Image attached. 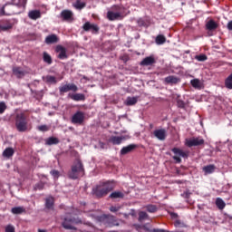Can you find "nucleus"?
I'll return each mask as SVG.
<instances>
[{
  "instance_id": "32",
  "label": "nucleus",
  "mask_w": 232,
  "mask_h": 232,
  "mask_svg": "<svg viewBox=\"0 0 232 232\" xmlns=\"http://www.w3.org/2000/svg\"><path fill=\"white\" fill-rule=\"evenodd\" d=\"M25 209L23 207H14L11 209L13 215H21V213H24Z\"/></svg>"
},
{
  "instance_id": "24",
  "label": "nucleus",
  "mask_w": 232,
  "mask_h": 232,
  "mask_svg": "<svg viewBox=\"0 0 232 232\" xmlns=\"http://www.w3.org/2000/svg\"><path fill=\"white\" fill-rule=\"evenodd\" d=\"M55 43H59V37L57 34H51L46 36L45 44H55Z\"/></svg>"
},
{
  "instance_id": "9",
  "label": "nucleus",
  "mask_w": 232,
  "mask_h": 232,
  "mask_svg": "<svg viewBox=\"0 0 232 232\" xmlns=\"http://www.w3.org/2000/svg\"><path fill=\"white\" fill-rule=\"evenodd\" d=\"M82 29L83 32H91L92 34H99V25L95 24H92L90 22H86L83 25H82Z\"/></svg>"
},
{
  "instance_id": "53",
  "label": "nucleus",
  "mask_w": 232,
  "mask_h": 232,
  "mask_svg": "<svg viewBox=\"0 0 232 232\" xmlns=\"http://www.w3.org/2000/svg\"><path fill=\"white\" fill-rule=\"evenodd\" d=\"M151 232H169V231L164 230V229L154 228L151 230Z\"/></svg>"
},
{
  "instance_id": "13",
  "label": "nucleus",
  "mask_w": 232,
  "mask_h": 232,
  "mask_svg": "<svg viewBox=\"0 0 232 232\" xmlns=\"http://www.w3.org/2000/svg\"><path fill=\"white\" fill-rule=\"evenodd\" d=\"M84 122V112L77 111L72 117V124H82Z\"/></svg>"
},
{
  "instance_id": "43",
  "label": "nucleus",
  "mask_w": 232,
  "mask_h": 232,
  "mask_svg": "<svg viewBox=\"0 0 232 232\" xmlns=\"http://www.w3.org/2000/svg\"><path fill=\"white\" fill-rule=\"evenodd\" d=\"M174 226L175 227H188V226L184 222L180 221L179 219H177L174 222Z\"/></svg>"
},
{
  "instance_id": "10",
  "label": "nucleus",
  "mask_w": 232,
  "mask_h": 232,
  "mask_svg": "<svg viewBox=\"0 0 232 232\" xmlns=\"http://www.w3.org/2000/svg\"><path fill=\"white\" fill-rule=\"evenodd\" d=\"M204 139L198 137V138H192L190 140H187L186 145L188 148H193V146H204Z\"/></svg>"
},
{
  "instance_id": "41",
  "label": "nucleus",
  "mask_w": 232,
  "mask_h": 232,
  "mask_svg": "<svg viewBox=\"0 0 232 232\" xmlns=\"http://www.w3.org/2000/svg\"><path fill=\"white\" fill-rule=\"evenodd\" d=\"M196 61L199 63H204L208 59V55L206 54H198L195 56Z\"/></svg>"
},
{
  "instance_id": "46",
  "label": "nucleus",
  "mask_w": 232,
  "mask_h": 232,
  "mask_svg": "<svg viewBox=\"0 0 232 232\" xmlns=\"http://www.w3.org/2000/svg\"><path fill=\"white\" fill-rule=\"evenodd\" d=\"M37 130L39 131H49L50 127H48L47 125H40V126L37 127Z\"/></svg>"
},
{
  "instance_id": "2",
  "label": "nucleus",
  "mask_w": 232,
  "mask_h": 232,
  "mask_svg": "<svg viewBox=\"0 0 232 232\" xmlns=\"http://www.w3.org/2000/svg\"><path fill=\"white\" fill-rule=\"evenodd\" d=\"M90 217H92V218H93L96 222L104 224V226H109L110 227H113V226H119V223L117 220L113 219L112 216L101 214L99 211L92 212Z\"/></svg>"
},
{
  "instance_id": "18",
  "label": "nucleus",
  "mask_w": 232,
  "mask_h": 232,
  "mask_svg": "<svg viewBox=\"0 0 232 232\" xmlns=\"http://www.w3.org/2000/svg\"><path fill=\"white\" fill-rule=\"evenodd\" d=\"M68 97L69 99H72V101H75L76 102H79L81 101H86V95L82 93H69Z\"/></svg>"
},
{
  "instance_id": "23",
  "label": "nucleus",
  "mask_w": 232,
  "mask_h": 232,
  "mask_svg": "<svg viewBox=\"0 0 232 232\" xmlns=\"http://www.w3.org/2000/svg\"><path fill=\"white\" fill-rule=\"evenodd\" d=\"M155 57L148 56L140 62V66H151L152 64H155Z\"/></svg>"
},
{
  "instance_id": "21",
  "label": "nucleus",
  "mask_w": 232,
  "mask_h": 232,
  "mask_svg": "<svg viewBox=\"0 0 232 232\" xmlns=\"http://www.w3.org/2000/svg\"><path fill=\"white\" fill-rule=\"evenodd\" d=\"M14 25L8 20H5L0 24V32H8V30H12Z\"/></svg>"
},
{
  "instance_id": "3",
  "label": "nucleus",
  "mask_w": 232,
  "mask_h": 232,
  "mask_svg": "<svg viewBox=\"0 0 232 232\" xmlns=\"http://www.w3.org/2000/svg\"><path fill=\"white\" fill-rule=\"evenodd\" d=\"M14 126L20 133H24L30 130L28 117L24 112L16 113L14 115Z\"/></svg>"
},
{
  "instance_id": "8",
  "label": "nucleus",
  "mask_w": 232,
  "mask_h": 232,
  "mask_svg": "<svg viewBox=\"0 0 232 232\" xmlns=\"http://www.w3.org/2000/svg\"><path fill=\"white\" fill-rule=\"evenodd\" d=\"M79 87L74 83H67L59 87L60 95H64L68 92H78Z\"/></svg>"
},
{
  "instance_id": "51",
  "label": "nucleus",
  "mask_w": 232,
  "mask_h": 232,
  "mask_svg": "<svg viewBox=\"0 0 232 232\" xmlns=\"http://www.w3.org/2000/svg\"><path fill=\"white\" fill-rule=\"evenodd\" d=\"M169 216L171 218H179V214L175 212H169Z\"/></svg>"
},
{
  "instance_id": "50",
  "label": "nucleus",
  "mask_w": 232,
  "mask_h": 232,
  "mask_svg": "<svg viewBox=\"0 0 232 232\" xmlns=\"http://www.w3.org/2000/svg\"><path fill=\"white\" fill-rule=\"evenodd\" d=\"M121 209V207H113L111 206L110 208V211H111V213H117V211H119Z\"/></svg>"
},
{
  "instance_id": "22",
  "label": "nucleus",
  "mask_w": 232,
  "mask_h": 232,
  "mask_svg": "<svg viewBox=\"0 0 232 232\" xmlns=\"http://www.w3.org/2000/svg\"><path fill=\"white\" fill-rule=\"evenodd\" d=\"M218 28V24L215 22V20H208L206 24V30L208 32H214V30H217Z\"/></svg>"
},
{
  "instance_id": "45",
  "label": "nucleus",
  "mask_w": 232,
  "mask_h": 232,
  "mask_svg": "<svg viewBox=\"0 0 232 232\" xmlns=\"http://www.w3.org/2000/svg\"><path fill=\"white\" fill-rule=\"evenodd\" d=\"M6 111V103L5 102H0V115H3Z\"/></svg>"
},
{
  "instance_id": "27",
  "label": "nucleus",
  "mask_w": 232,
  "mask_h": 232,
  "mask_svg": "<svg viewBox=\"0 0 232 232\" xmlns=\"http://www.w3.org/2000/svg\"><path fill=\"white\" fill-rule=\"evenodd\" d=\"M61 140H59L58 138L55 137H49L45 140V144L46 146H55L59 144Z\"/></svg>"
},
{
  "instance_id": "15",
  "label": "nucleus",
  "mask_w": 232,
  "mask_h": 232,
  "mask_svg": "<svg viewBox=\"0 0 232 232\" xmlns=\"http://www.w3.org/2000/svg\"><path fill=\"white\" fill-rule=\"evenodd\" d=\"M60 15L63 21H67L69 23H72V21H73V12L68 9L63 10Z\"/></svg>"
},
{
  "instance_id": "28",
  "label": "nucleus",
  "mask_w": 232,
  "mask_h": 232,
  "mask_svg": "<svg viewBox=\"0 0 232 232\" xmlns=\"http://www.w3.org/2000/svg\"><path fill=\"white\" fill-rule=\"evenodd\" d=\"M14 153L15 150H14V148L8 147L3 151V157H5V159H10V157H14Z\"/></svg>"
},
{
  "instance_id": "57",
  "label": "nucleus",
  "mask_w": 232,
  "mask_h": 232,
  "mask_svg": "<svg viewBox=\"0 0 232 232\" xmlns=\"http://www.w3.org/2000/svg\"><path fill=\"white\" fill-rule=\"evenodd\" d=\"M104 146V142H101V147L102 148Z\"/></svg>"
},
{
  "instance_id": "7",
  "label": "nucleus",
  "mask_w": 232,
  "mask_h": 232,
  "mask_svg": "<svg viewBox=\"0 0 232 232\" xmlns=\"http://www.w3.org/2000/svg\"><path fill=\"white\" fill-rule=\"evenodd\" d=\"M82 221L78 218H65L63 222L62 223L63 227L64 229H72L75 231L77 227H75V224H82Z\"/></svg>"
},
{
  "instance_id": "11",
  "label": "nucleus",
  "mask_w": 232,
  "mask_h": 232,
  "mask_svg": "<svg viewBox=\"0 0 232 232\" xmlns=\"http://www.w3.org/2000/svg\"><path fill=\"white\" fill-rule=\"evenodd\" d=\"M152 134L158 140H166V137H168V132L166 131V129L163 128L156 129Z\"/></svg>"
},
{
  "instance_id": "20",
  "label": "nucleus",
  "mask_w": 232,
  "mask_h": 232,
  "mask_svg": "<svg viewBox=\"0 0 232 232\" xmlns=\"http://www.w3.org/2000/svg\"><path fill=\"white\" fill-rule=\"evenodd\" d=\"M165 84H179L180 78L173 75H169L164 79Z\"/></svg>"
},
{
  "instance_id": "48",
  "label": "nucleus",
  "mask_w": 232,
  "mask_h": 232,
  "mask_svg": "<svg viewBox=\"0 0 232 232\" xmlns=\"http://www.w3.org/2000/svg\"><path fill=\"white\" fill-rule=\"evenodd\" d=\"M177 105H178V108H186V103L184 102V101L180 99L177 100Z\"/></svg>"
},
{
  "instance_id": "58",
  "label": "nucleus",
  "mask_w": 232,
  "mask_h": 232,
  "mask_svg": "<svg viewBox=\"0 0 232 232\" xmlns=\"http://www.w3.org/2000/svg\"><path fill=\"white\" fill-rule=\"evenodd\" d=\"M124 217H125V218H128V214H124Z\"/></svg>"
},
{
  "instance_id": "38",
  "label": "nucleus",
  "mask_w": 232,
  "mask_h": 232,
  "mask_svg": "<svg viewBox=\"0 0 232 232\" xmlns=\"http://www.w3.org/2000/svg\"><path fill=\"white\" fill-rule=\"evenodd\" d=\"M86 7V3L81 2L80 0H77L76 3L74 4V8L76 10H82V8Z\"/></svg>"
},
{
  "instance_id": "54",
  "label": "nucleus",
  "mask_w": 232,
  "mask_h": 232,
  "mask_svg": "<svg viewBox=\"0 0 232 232\" xmlns=\"http://www.w3.org/2000/svg\"><path fill=\"white\" fill-rule=\"evenodd\" d=\"M227 30H229L230 32H232V20L227 23Z\"/></svg>"
},
{
  "instance_id": "34",
  "label": "nucleus",
  "mask_w": 232,
  "mask_h": 232,
  "mask_svg": "<svg viewBox=\"0 0 232 232\" xmlns=\"http://www.w3.org/2000/svg\"><path fill=\"white\" fill-rule=\"evenodd\" d=\"M44 81L47 84H55L57 82V78H55V76L47 75L45 76Z\"/></svg>"
},
{
  "instance_id": "30",
  "label": "nucleus",
  "mask_w": 232,
  "mask_h": 232,
  "mask_svg": "<svg viewBox=\"0 0 232 232\" xmlns=\"http://www.w3.org/2000/svg\"><path fill=\"white\" fill-rule=\"evenodd\" d=\"M181 197L186 199L187 204H189L190 206L193 205V200L189 199L191 197V192L189 190L183 192Z\"/></svg>"
},
{
  "instance_id": "33",
  "label": "nucleus",
  "mask_w": 232,
  "mask_h": 232,
  "mask_svg": "<svg viewBox=\"0 0 232 232\" xmlns=\"http://www.w3.org/2000/svg\"><path fill=\"white\" fill-rule=\"evenodd\" d=\"M155 43L159 45L164 44V43H166V36H164V34H159L156 36Z\"/></svg>"
},
{
  "instance_id": "44",
  "label": "nucleus",
  "mask_w": 232,
  "mask_h": 232,
  "mask_svg": "<svg viewBox=\"0 0 232 232\" xmlns=\"http://www.w3.org/2000/svg\"><path fill=\"white\" fill-rule=\"evenodd\" d=\"M148 213L144 212V211H140L139 213V220L140 222H141V220H146V218H148Z\"/></svg>"
},
{
  "instance_id": "42",
  "label": "nucleus",
  "mask_w": 232,
  "mask_h": 232,
  "mask_svg": "<svg viewBox=\"0 0 232 232\" xmlns=\"http://www.w3.org/2000/svg\"><path fill=\"white\" fill-rule=\"evenodd\" d=\"M190 84L193 88H200V80L193 79L190 81Z\"/></svg>"
},
{
  "instance_id": "16",
  "label": "nucleus",
  "mask_w": 232,
  "mask_h": 232,
  "mask_svg": "<svg viewBox=\"0 0 232 232\" xmlns=\"http://www.w3.org/2000/svg\"><path fill=\"white\" fill-rule=\"evenodd\" d=\"M139 148V145L137 144H130L128 146L123 147L120 153L121 155H128V153H131L132 151H135Z\"/></svg>"
},
{
  "instance_id": "29",
  "label": "nucleus",
  "mask_w": 232,
  "mask_h": 232,
  "mask_svg": "<svg viewBox=\"0 0 232 232\" xmlns=\"http://www.w3.org/2000/svg\"><path fill=\"white\" fill-rule=\"evenodd\" d=\"M217 169V167H215V165H207L205 167H203V171L205 173V175H211V173H215V169Z\"/></svg>"
},
{
  "instance_id": "52",
  "label": "nucleus",
  "mask_w": 232,
  "mask_h": 232,
  "mask_svg": "<svg viewBox=\"0 0 232 232\" xmlns=\"http://www.w3.org/2000/svg\"><path fill=\"white\" fill-rule=\"evenodd\" d=\"M121 60L123 61L124 63H128L130 58L128 57V55H123L121 57Z\"/></svg>"
},
{
  "instance_id": "19",
  "label": "nucleus",
  "mask_w": 232,
  "mask_h": 232,
  "mask_svg": "<svg viewBox=\"0 0 232 232\" xmlns=\"http://www.w3.org/2000/svg\"><path fill=\"white\" fill-rule=\"evenodd\" d=\"M53 206H55V198L52 196L47 197L45 198V209L53 211Z\"/></svg>"
},
{
  "instance_id": "37",
  "label": "nucleus",
  "mask_w": 232,
  "mask_h": 232,
  "mask_svg": "<svg viewBox=\"0 0 232 232\" xmlns=\"http://www.w3.org/2000/svg\"><path fill=\"white\" fill-rule=\"evenodd\" d=\"M44 189V182L39 181L34 187V191H43Z\"/></svg>"
},
{
  "instance_id": "6",
  "label": "nucleus",
  "mask_w": 232,
  "mask_h": 232,
  "mask_svg": "<svg viewBox=\"0 0 232 232\" xmlns=\"http://www.w3.org/2000/svg\"><path fill=\"white\" fill-rule=\"evenodd\" d=\"M171 151L174 153L172 159L175 160L176 164H180V162H182V159H188V157H189V152L184 151L182 149L175 147L171 149ZM180 157H182V159Z\"/></svg>"
},
{
  "instance_id": "25",
  "label": "nucleus",
  "mask_w": 232,
  "mask_h": 232,
  "mask_svg": "<svg viewBox=\"0 0 232 232\" xmlns=\"http://www.w3.org/2000/svg\"><path fill=\"white\" fill-rule=\"evenodd\" d=\"M28 17L33 21H37V19H41V11L39 10L30 11L28 14Z\"/></svg>"
},
{
  "instance_id": "49",
  "label": "nucleus",
  "mask_w": 232,
  "mask_h": 232,
  "mask_svg": "<svg viewBox=\"0 0 232 232\" xmlns=\"http://www.w3.org/2000/svg\"><path fill=\"white\" fill-rule=\"evenodd\" d=\"M51 175L53 177H54V179H58L59 178V171L56 169L51 170Z\"/></svg>"
},
{
  "instance_id": "4",
  "label": "nucleus",
  "mask_w": 232,
  "mask_h": 232,
  "mask_svg": "<svg viewBox=\"0 0 232 232\" xmlns=\"http://www.w3.org/2000/svg\"><path fill=\"white\" fill-rule=\"evenodd\" d=\"M11 2L6 3L1 9L0 15H15L17 14L15 11L6 12V6L12 5L13 6H17V8H23L24 10L26 8V3L28 0H10Z\"/></svg>"
},
{
  "instance_id": "5",
  "label": "nucleus",
  "mask_w": 232,
  "mask_h": 232,
  "mask_svg": "<svg viewBox=\"0 0 232 232\" xmlns=\"http://www.w3.org/2000/svg\"><path fill=\"white\" fill-rule=\"evenodd\" d=\"M83 176H84V166L82 165V162H81V160H77L72 166V170L69 172V177L72 180H77L79 177H83Z\"/></svg>"
},
{
  "instance_id": "1",
  "label": "nucleus",
  "mask_w": 232,
  "mask_h": 232,
  "mask_svg": "<svg viewBox=\"0 0 232 232\" xmlns=\"http://www.w3.org/2000/svg\"><path fill=\"white\" fill-rule=\"evenodd\" d=\"M115 188V181H105V182H100V184L96 185L92 188V193L97 197V198H102V197H106L108 193L111 191H113Z\"/></svg>"
},
{
  "instance_id": "31",
  "label": "nucleus",
  "mask_w": 232,
  "mask_h": 232,
  "mask_svg": "<svg viewBox=\"0 0 232 232\" xmlns=\"http://www.w3.org/2000/svg\"><path fill=\"white\" fill-rule=\"evenodd\" d=\"M43 59L44 63H46V64H52V63H53V61L52 60V56L46 52H44Z\"/></svg>"
},
{
  "instance_id": "17",
  "label": "nucleus",
  "mask_w": 232,
  "mask_h": 232,
  "mask_svg": "<svg viewBox=\"0 0 232 232\" xmlns=\"http://www.w3.org/2000/svg\"><path fill=\"white\" fill-rule=\"evenodd\" d=\"M12 72H13V75H14L17 79H23V77L26 75V72H24V70H23V68L19 66H14L12 69Z\"/></svg>"
},
{
  "instance_id": "26",
  "label": "nucleus",
  "mask_w": 232,
  "mask_h": 232,
  "mask_svg": "<svg viewBox=\"0 0 232 232\" xmlns=\"http://www.w3.org/2000/svg\"><path fill=\"white\" fill-rule=\"evenodd\" d=\"M107 18L109 19V21H117V19H121V13L109 11L107 13Z\"/></svg>"
},
{
  "instance_id": "14",
  "label": "nucleus",
  "mask_w": 232,
  "mask_h": 232,
  "mask_svg": "<svg viewBox=\"0 0 232 232\" xmlns=\"http://www.w3.org/2000/svg\"><path fill=\"white\" fill-rule=\"evenodd\" d=\"M55 52L58 53V59L64 60L68 59V54L66 53V49L63 45H56Z\"/></svg>"
},
{
  "instance_id": "47",
  "label": "nucleus",
  "mask_w": 232,
  "mask_h": 232,
  "mask_svg": "<svg viewBox=\"0 0 232 232\" xmlns=\"http://www.w3.org/2000/svg\"><path fill=\"white\" fill-rule=\"evenodd\" d=\"M5 232H15V227H14L13 225H7L5 227Z\"/></svg>"
},
{
  "instance_id": "40",
  "label": "nucleus",
  "mask_w": 232,
  "mask_h": 232,
  "mask_svg": "<svg viewBox=\"0 0 232 232\" xmlns=\"http://www.w3.org/2000/svg\"><path fill=\"white\" fill-rule=\"evenodd\" d=\"M146 209L148 211V213H157V210L159 209L156 205H147Z\"/></svg>"
},
{
  "instance_id": "12",
  "label": "nucleus",
  "mask_w": 232,
  "mask_h": 232,
  "mask_svg": "<svg viewBox=\"0 0 232 232\" xmlns=\"http://www.w3.org/2000/svg\"><path fill=\"white\" fill-rule=\"evenodd\" d=\"M130 139V136L125 135V136H111L109 139V142L113 144V146H119L122 144V140H128Z\"/></svg>"
},
{
  "instance_id": "35",
  "label": "nucleus",
  "mask_w": 232,
  "mask_h": 232,
  "mask_svg": "<svg viewBox=\"0 0 232 232\" xmlns=\"http://www.w3.org/2000/svg\"><path fill=\"white\" fill-rule=\"evenodd\" d=\"M110 198H124V193L121 191H114L109 196Z\"/></svg>"
},
{
  "instance_id": "36",
  "label": "nucleus",
  "mask_w": 232,
  "mask_h": 232,
  "mask_svg": "<svg viewBox=\"0 0 232 232\" xmlns=\"http://www.w3.org/2000/svg\"><path fill=\"white\" fill-rule=\"evenodd\" d=\"M216 206L219 209H224V208H226V202H224L223 198H217V199H216Z\"/></svg>"
},
{
  "instance_id": "56",
  "label": "nucleus",
  "mask_w": 232,
  "mask_h": 232,
  "mask_svg": "<svg viewBox=\"0 0 232 232\" xmlns=\"http://www.w3.org/2000/svg\"><path fill=\"white\" fill-rule=\"evenodd\" d=\"M150 128L152 129L153 128V123L150 124Z\"/></svg>"
},
{
  "instance_id": "55",
  "label": "nucleus",
  "mask_w": 232,
  "mask_h": 232,
  "mask_svg": "<svg viewBox=\"0 0 232 232\" xmlns=\"http://www.w3.org/2000/svg\"><path fill=\"white\" fill-rule=\"evenodd\" d=\"M38 232H48V231H46V230H44V229L39 228V229H38Z\"/></svg>"
},
{
  "instance_id": "39",
  "label": "nucleus",
  "mask_w": 232,
  "mask_h": 232,
  "mask_svg": "<svg viewBox=\"0 0 232 232\" xmlns=\"http://www.w3.org/2000/svg\"><path fill=\"white\" fill-rule=\"evenodd\" d=\"M138 102L137 98L135 97H128L126 104L127 106H135V103Z\"/></svg>"
}]
</instances>
